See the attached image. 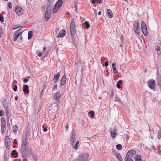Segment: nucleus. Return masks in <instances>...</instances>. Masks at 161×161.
<instances>
[{
    "label": "nucleus",
    "mask_w": 161,
    "mask_h": 161,
    "mask_svg": "<svg viewBox=\"0 0 161 161\" xmlns=\"http://www.w3.org/2000/svg\"><path fill=\"white\" fill-rule=\"evenodd\" d=\"M28 142V140L26 136H24L22 138L21 145V152L22 153V156L25 157L27 155H32L33 152L32 151V148L29 149L26 147V144Z\"/></svg>",
    "instance_id": "1"
},
{
    "label": "nucleus",
    "mask_w": 161,
    "mask_h": 161,
    "mask_svg": "<svg viewBox=\"0 0 161 161\" xmlns=\"http://www.w3.org/2000/svg\"><path fill=\"white\" fill-rule=\"evenodd\" d=\"M89 155L88 153H83L80 155L76 161H87Z\"/></svg>",
    "instance_id": "2"
},
{
    "label": "nucleus",
    "mask_w": 161,
    "mask_h": 161,
    "mask_svg": "<svg viewBox=\"0 0 161 161\" xmlns=\"http://www.w3.org/2000/svg\"><path fill=\"white\" fill-rule=\"evenodd\" d=\"M70 30L71 35L72 36L74 35L76 32L75 23L74 19H72L71 21L70 25Z\"/></svg>",
    "instance_id": "3"
},
{
    "label": "nucleus",
    "mask_w": 161,
    "mask_h": 161,
    "mask_svg": "<svg viewBox=\"0 0 161 161\" xmlns=\"http://www.w3.org/2000/svg\"><path fill=\"white\" fill-rule=\"evenodd\" d=\"M63 3L62 0H58L54 5L53 9V13H56L59 10Z\"/></svg>",
    "instance_id": "4"
},
{
    "label": "nucleus",
    "mask_w": 161,
    "mask_h": 161,
    "mask_svg": "<svg viewBox=\"0 0 161 161\" xmlns=\"http://www.w3.org/2000/svg\"><path fill=\"white\" fill-rule=\"evenodd\" d=\"M133 27L135 32L137 34L139 33L140 28L139 26V23L137 21H135L133 24Z\"/></svg>",
    "instance_id": "5"
},
{
    "label": "nucleus",
    "mask_w": 161,
    "mask_h": 161,
    "mask_svg": "<svg viewBox=\"0 0 161 161\" xmlns=\"http://www.w3.org/2000/svg\"><path fill=\"white\" fill-rule=\"evenodd\" d=\"M75 135L76 133L75 132L74 130H72L71 131V135L70 136V141L71 142V145L72 146H73L76 140Z\"/></svg>",
    "instance_id": "6"
},
{
    "label": "nucleus",
    "mask_w": 161,
    "mask_h": 161,
    "mask_svg": "<svg viewBox=\"0 0 161 161\" xmlns=\"http://www.w3.org/2000/svg\"><path fill=\"white\" fill-rule=\"evenodd\" d=\"M15 11L16 13L19 15H21L24 14V10L23 9L18 7H16L15 8Z\"/></svg>",
    "instance_id": "7"
},
{
    "label": "nucleus",
    "mask_w": 161,
    "mask_h": 161,
    "mask_svg": "<svg viewBox=\"0 0 161 161\" xmlns=\"http://www.w3.org/2000/svg\"><path fill=\"white\" fill-rule=\"evenodd\" d=\"M11 144V142L8 136H6L5 139V147H9Z\"/></svg>",
    "instance_id": "8"
},
{
    "label": "nucleus",
    "mask_w": 161,
    "mask_h": 161,
    "mask_svg": "<svg viewBox=\"0 0 161 161\" xmlns=\"http://www.w3.org/2000/svg\"><path fill=\"white\" fill-rule=\"evenodd\" d=\"M136 151L134 149H131L129 150L126 155L128 156L130 158H131L133 155L136 154Z\"/></svg>",
    "instance_id": "9"
},
{
    "label": "nucleus",
    "mask_w": 161,
    "mask_h": 161,
    "mask_svg": "<svg viewBox=\"0 0 161 161\" xmlns=\"http://www.w3.org/2000/svg\"><path fill=\"white\" fill-rule=\"evenodd\" d=\"M20 29L16 31L14 34L15 36L14 38V41H16L19 37L21 34L22 32L19 31L18 32Z\"/></svg>",
    "instance_id": "10"
},
{
    "label": "nucleus",
    "mask_w": 161,
    "mask_h": 161,
    "mask_svg": "<svg viewBox=\"0 0 161 161\" xmlns=\"http://www.w3.org/2000/svg\"><path fill=\"white\" fill-rule=\"evenodd\" d=\"M117 130L114 128L110 131L111 136L113 139L115 138L116 136L117 135Z\"/></svg>",
    "instance_id": "11"
},
{
    "label": "nucleus",
    "mask_w": 161,
    "mask_h": 161,
    "mask_svg": "<svg viewBox=\"0 0 161 161\" xmlns=\"http://www.w3.org/2000/svg\"><path fill=\"white\" fill-rule=\"evenodd\" d=\"M148 85L151 89H154L155 86V81L154 80L149 81L148 83Z\"/></svg>",
    "instance_id": "12"
},
{
    "label": "nucleus",
    "mask_w": 161,
    "mask_h": 161,
    "mask_svg": "<svg viewBox=\"0 0 161 161\" xmlns=\"http://www.w3.org/2000/svg\"><path fill=\"white\" fill-rule=\"evenodd\" d=\"M60 74V73L58 72L54 75L53 79V81L55 83H56L59 80Z\"/></svg>",
    "instance_id": "13"
},
{
    "label": "nucleus",
    "mask_w": 161,
    "mask_h": 161,
    "mask_svg": "<svg viewBox=\"0 0 161 161\" xmlns=\"http://www.w3.org/2000/svg\"><path fill=\"white\" fill-rule=\"evenodd\" d=\"M66 78L65 74L63 76L60 81L61 86L64 85L66 82Z\"/></svg>",
    "instance_id": "14"
},
{
    "label": "nucleus",
    "mask_w": 161,
    "mask_h": 161,
    "mask_svg": "<svg viewBox=\"0 0 161 161\" xmlns=\"http://www.w3.org/2000/svg\"><path fill=\"white\" fill-rule=\"evenodd\" d=\"M66 34V31L65 30L63 29L62 30L60 31L59 33L58 36V37H63Z\"/></svg>",
    "instance_id": "15"
},
{
    "label": "nucleus",
    "mask_w": 161,
    "mask_h": 161,
    "mask_svg": "<svg viewBox=\"0 0 161 161\" xmlns=\"http://www.w3.org/2000/svg\"><path fill=\"white\" fill-rule=\"evenodd\" d=\"M53 7V5L52 4H50L48 5L46 9V12L47 13H50L52 12Z\"/></svg>",
    "instance_id": "16"
},
{
    "label": "nucleus",
    "mask_w": 161,
    "mask_h": 161,
    "mask_svg": "<svg viewBox=\"0 0 161 161\" xmlns=\"http://www.w3.org/2000/svg\"><path fill=\"white\" fill-rule=\"evenodd\" d=\"M61 97V94L59 92H57L55 93L53 96L54 98L56 100H58Z\"/></svg>",
    "instance_id": "17"
},
{
    "label": "nucleus",
    "mask_w": 161,
    "mask_h": 161,
    "mask_svg": "<svg viewBox=\"0 0 161 161\" xmlns=\"http://www.w3.org/2000/svg\"><path fill=\"white\" fill-rule=\"evenodd\" d=\"M23 89V92L25 93H28L29 92L28 86V85H24Z\"/></svg>",
    "instance_id": "18"
},
{
    "label": "nucleus",
    "mask_w": 161,
    "mask_h": 161,
    "mask_svg": "<svg viewBox=\"0 0 161 161\" xmlns=\"http://www.w3.org/2000/svg\"><path fill=\"white\" fill-rule=\"evenodd\" d=\"M11 155L14 157V158H17L18 156V153L15 150H13L12 151Z\"/></svg>",
    "instance_id": "19"
},
{
    "label": "nucleus",
    "mask_w": 161,
    "mask_h": 161,
    "mask_svg": "<svg viewBox=\"0 0 161 161\" xmlns=\"http://www.w3.org/2000/svg\"><path fill=\"white\" fill-rule=\"evenodd\" d=\"M50 15V13H47L46 12L45 14V18L46 20V21H47L49 19Z\"/></svg>",
    "instance_id": "20"
},
{
    "label": "nucleus",
    "mask_w": 161,
    "mask_h": 161,
    "mask_svg": "<svg viewBox=\"0 0 161 161\" xmlns=\"http://www.w3.org/2000/svg\"><path fill=\"white\" fill-rule=\"evenodd\" d=\"M115 65L114 63H113L112 64V68L113 69V71L114 73L116 74L118 72L115 66Z\"/></svg>",
    "instance_id": "21"
},
{
    "label": "nucleus",
    "mask_w": 161,
    "mask_h": 161,
    "mask_svg": "<svg viewBox=\"0 0 161 161\" xmlns=\"http://www.w3.org/2000/svg\"><path fill=\"white\" fill-rule=\"evenodd\" d=\"M115 154L118 160L120 161H122L121 156L120 154L119 153H116Z\"/></svg>",
    "instance_id": "22"
},
{
    "label": "nucleus",
    "mask_w": 161,
    "mask_h": 161,
    "mask_svg": "<svg viewBox=\"0 0 161 161\" xmlns=\"http://www.w3.org/2000/svg\"><path fill=\"white\" fill-rule=\"evenodd\" d=\"M107 12L109 18H111L113 17V13L110 10L108 9Z\"/></svg>",
    "instance_id": "23"
},
{
    "label": "nucleus",
    "mask_w": 161,
    "mask_h": 161,
    "mask_svg": "<svg viewBox=\"0 0 161 161\" xmlns=\"http://www.w3.org/2000/svg\"><path fill=\"white\" fill-rule=\"evenodd\" d=\"M157 83L159 87L161 89V77H159L157 79Z\"/></svg>",
    "instance_id": "24"
},
{
    "label": "nucleus",
    "mask_w": 161,
    "mask_h": 161,
    "mask_svg": "<svg viewBox=\"0 0 161 161\" xmlns=\"http://www.w3.org/2000/svg\"><path fill=\"white\" fill-rule=\"evenodd\" d=\"M122 83V81L121 80H119L117 82V84L116 85V86H117V88H119V89L121 87L120 85Z\"/></svg>",
    "instance_id": "25"
},
{
    "label": "nucleus",
    "mask_w": 161,
    "mask_h": 161,
    "mask_svg": "<svg viewBox=\"0 0 161 161\" xmlns=\"http://www.w3.org/2000/svg\"><path fill=\"white\" fill-rule=\"evenodd\" d=\"M142 31L143 34L145 36L147 35L148 34V31L147 30V28H146L145 29H143L142 30Z\"/></svg>",
    "instance_id": "26"
},
{
    "label": "nucleus",
    "mask_w": 161,
    "mask_h": 161,
    "mask_svg": "<svg viewBox=\"0 0 161 161\" xmlns=\"http://www.w3.org/2000/svg\"><path fill=\"white\" fill-rule=\"evenodd\" d=\"M136 161H141V156L140 155H137L135 158Z\"/></svg>",
    "instance_id": "27"
},
{
    "label": "nucleus",
    "mask_w": 161,
    "mask_h": 161,
    "mask_svg": "<svg viewBox=\"0 0 161 161\" xmlns=\"http://www.w3.org/2000/svg\"><path fill=\"white\" fill-rule=\"evenodd\" d=\"M1 125L2 126H6V123L5 120L4 118H2L1 121Z\"/></svg>",
    "instance_id": "28"
},
{
    "label": "nucleus",
    "mask_w": 161,
    "mask_h": 161,
    "mask_svg": "<svg viewBox=\"0 0 161 161\" xmlns=\"http://www.w3.org/2000/svg\"><path fill=\"white\" fill-rule=\"evenodd\" d=\"M124 160V161H134L132 159H131L130 158L128 157L127 155L125 158Z\"/></svg>",
    "instance_id": "29"
},
{
    "label": "nucleus",
    "mask_w": 161,
    "mask_h": 161,
    "mask_svg": "<svg viewBox=\"0 0 161 161\" xmlns=\"http://www.w3.org/2000/svg\"><path fill=\"white\" fill-rule=\"evenodd\" d=\"M79 141H77L75 145L73 146V148L75 149H77L78 147V145L79 144Z\"/></svg>",
    "instance_id": "30"
},
{
    "label": "nucleus",
    "mask_w": 161,
    "mask_h": 161,
    "mask_svg": "<svg viewBox=\"0 0 161 161\" xmlns=\"http://www.w3.org/2000/svg\"><path fill=\"white\" fill-rule=\"evenodd\" d=\"M142 30L147 28V26L145 23L143 22H142L141 23Z\"/></svg>",
    "instance_id": "31"
},
{
    "label": "nucleus",
    "mask_w": 161,
    "mask_h": 161,
    "mask_svg": "<svg viewBox=\"0 0 161 161\" xmlns=\"http://www.w3.org/2000/svg\"><path fill=\"white\" fill-rule=\"evenodd\" d=\"M32 31H29L28 32V39H31L32 37Z\"/></svg>",
    "instance_id": "32"
},
{
    "label": "nucleus",
    "mask_w": 161,
    "mask_h": 161,
    "mask_svg": "<svg viewBox=\"0 0 161 161\" xmlns=\"http://www.w3.org/2000/svg\"><path fill=\"white\" fill-rule=\"evenodd\" d=\"M18 127L17 125H14L13 128V131L14 133H16L18 129Z\"/></svg>",
    "instance_id": "33"
},
{
    "label": "nucleus",
    "mask_w": 161,
    "mask_h": 161,
    "mask_svg": "<svg viewBox=\"0 0 161 161\" xmlns=\"http://www.w3.org/2000/svg\"><path fill=\"white\" fill-rule=\"evenodd\" d=\"M89 113L91 114V117L92 118H93L94 117V111L91 110L89 111Z\"/></svg>",
    "instance_id": "34"
},
{
    "label": "nucleus",
    "mask_w": 161,
    "mask_h": 161,
    "mask_svg": "<svg viewBox=\"0 0 161 161\" xmlns=\"http://www.w3.org/2000/svg\"><path fill=\"white\" fill-rule=\"evenodd\" d=\"M32 156L35 161H37V156L34 153L32 155Z\"/></svg>",
    "instance_id": "35"
},
{
    "label": "nucleus",
    "mask_w": 161,
    "mask_h": 161,
    "mask_svg": "<svg viewBox=\"0 0 161 161\" xmlns=\"http://www.w3.org/2000/svg\"><path fill=\"white\" fill-rule=\"evenodd\" d=\"M85 23V24L86 27L87 29L89 28L90 27V25L89 22L88 21H86Z\"/></svg>",
    "instance_id": "36"
},
{
    "label": "nucleus",
    "mask_w": 161,
    "mask_h": 161,
    "mask_svg": "<svg viewBox=\"0 0 161 161\" xmlns=\"http://www.w3.org/2000/svg\"><path fill=\"white\" fill-rule=\"evenodd\" d=\"M115 101L116 102H118L119 103H122V102L121 100L118 97H116L114 99Z\"/></svg>",
    "instance_id": "37"
},
{
    "label": "nucleus",
    "mask_w": 161,
    "mask_h": 161,
    "mask_svg": "<svg viewBox=\"0 0 161 161\" xmlns=\"http://www.w3.org/2000/svg\"><path fill=\"white\" fill-rule=\"evenodd\" d=\"M116 147L118 150H120L122 149V146L120 144H118L116 145Z\"/></svg>",
    "instance_id": "38"
},
{
    "label": "nucleus",
    "mask_w": 161,
    "mask_h": 161,
    "mask_svg": "<svg viewBox=\"0 0 161 161\" xmlns=\"http://www.w3.org/2000/svg\"><path fill=\"white\" fill-rule=\"evenodd\" d=\"M36 53L38 56L41 57L42 55V53H41L40 52V50H37L36 51Z\"/></svg>",
    "instance_id": "39"
},
{
    "label": "nucleus",
    "mask_w": 161,
    "mask_h": 161,
    "mask_svg": "<svg viewBox=\"0 0 161 161\" xmlns=\"http://www.w3.org/2000/svg\"><path fill=\"white\" fill-rule=\"evenodd\" d=\"M6 130V126H2L1 131L3 133Z\"/></svg>",
    "instance_id": "40"
},
{
    "label": "nucleus",
    "mask_w": 161,
    "mask_h": 161,
    "mask_svg": "<svg viewBox=\"0 0 161 161\" xmlns=\"http://www.w3.org/2000/svg\"><path fill=\"white\" fill-rule=\"evenodd\" d=\"M19 27V26L18 25H15L13 26L12 29L13 30H14Z\"/></svg>",
    "instance_id": "41"
},
{
    "label": "nucleus",
    "mask_w": 161,
    "mask_h": 161,
    "mask_svg": "<svg viewBox=\"0 0 161 161\" xmlns=\"http://www.w3.org/2000/svg\"><path fill=\"white\" fill-rule=\"evenodd\" d=\"M161 137V131H158V135L157 136V138L158 139H160Z\"/></svg>",
    "instance_id": "42"
},
{
    "label": "nucleus",
    "mask_w": 161,
    "mask_h": 161,
    "mask_svg": "<svg viewBox=\"0 0 161 161\" xmlns=\"http://www.w3.org/2000/svg\"><path fill=\"white\" fill-rule=\"evenodd\" d=\"M8 6L10 8V9H11L12 8V3L10 2H8Z\"/></svg>",
    "instance_id": "43"
},
{
    "label": "nucleus",
    "mask_w": 161,
    "mask_h": 161,
    "mask_svg": "<svg viewBox=\"0 0 161 161\" xmlns=\"http://www.w3.org/2000/svg\"><path fill=\"white\" fill-rule=\"evenodd\" d=\"M9 113L10 111L9 110L5 111V114L6 115V116L8 117V116Z\"/></svg>",
    "instance_id": "44"
},
{
    "label": "nucleus",
    "mask_w": 161,
    "mask_h": 161,
    "mask_svg": "<svg viewBox=\"0 0 161 161\" xmlns=\"http://www.w3.org/2000/svg\"><path fill=\"white\" fill-rule=\"evenodd\" d=\"M58 85L57 84L55 85L53 88V90H56L57 89Z\"/></svg>",
    "instance_id": "45"
},
{
    "label": "nucleus",
    "mask_w": 161,
    "mask_h": 161,
    "mask_svg": "<svg viewBox=\"0 0 161 161\" xmlns=\"http://www.w3.org/2000/svg\"><path fill=\"white\" fill-rule=\"evenodd\" d=\"M17 87L16 85H15L14 88H13V90L14 92H15L17 90Z\"/></svg>",
    "instance_id": "46"
},
{
    "label": "nucleus",
    "mask_w": 161,
    "mask_h": 161,
    "mask_svg": "<svg viewBox=\"0 0 161 161\" xmlns=\"http://www.w3.org/2000/svg\"><path fill=\"white\" fill-rule=\"evenodd\" d=\"M4 112L3 111H2V110H1L0 111V116H2L4 115Z\"/></svg>",
    "instance_id": "47"
},
{
    "label": "nucleus",
    "mask_w": 161,
    "mask_h": 161,
    "mask_svg": "<svg viewBox=\"0 0 161 161\" xmlns=\"http://www.w3.org/2000/svg\"><path fill=\"white\" fill-rule=\"evenodd\" d=\"M3 36L2 30L0 28V37H1Z\"/></svg>",
    "instance_id": "48"
},
{
    "label": "nucleus",
    "mask_w": 161,
    "mask_h": 161,
    "mask_svg": "<svg viewBox=\"0 0 161 161\" xmlns=\"http://www.w3.org/2000/svg\"><path fill=\"white\" fill-rule=\"evenodd\" d=\"M108 61H106L105 62V64H104L105 66H106V67H107L108 66Z\"/></svg>",
    "instance_id": "49"
},
{
    "label": "nucleus",
    "mask_w": 161,
    "mask_h": 161,
    "mask_svg": "<svg viewBox=\"0 0 161 161\" xmlns=\"http://www.w3.org/2000/svg\"><path fill=\"white\" fill-rule=\"evenodd\" d=\"M3 19L4 18L3 17L0 15V21L1 22H3Z\"/></svg>",
    "instance_id": "50"
},
{
    "label": "nucleus",
    "mask_w": 161,
    "mask_h": 161,
    "mask_svg": "<svg viewBox=\"0 0 161 161\" xmlns=\"http://www.w3.org/2000/svg\"><path fill=\"white\" fill-rule=\"evenodd\" d=\"M28 81V79H25L23 80V82L25 83H26Z\"/></svg>",
    "instance_id": "51"
},
{
    "label": "nucleus",
    "mask_w": 161,
    "mask_h": 161,
    "mask_svg": "<svg viewBox=\"0 0 161 161\" xmlns=\"http://www.w3.org/2000/svg\"><path fill=\"white\" fill-rule=\"evenodd\" d=\"M151 148L154 151L155 150V147L154 146L152 145L151 146Z\"/></svg>",
    "instance_id": "52"
},
{
    "label": "nucleus",
    "mask_w": 161,
    "mask_h": 161,
    "mask_svg": "<svg viewBox=\"0 0 161 161\" xmlns=\"http://www.w3.org/2000/svg\"><path fill=\"white\" fill-rule=\"evenodd\" d=\"M54 0H48V2L49 3H53Z\"/></svg>",
    "instance_id": "53"
},
{
    "label": "nucleus",
    "mask_w": 161,
    "mask_h": 161,
    "mask_svg": "<svg viewBox=\"0 0 161 161\" xmlns=\"http://www.w3.org/2000/svg\"><path fill=\"white\" fill-rule=\"evenodd\" d=\"M69 128V125L68 124L66 125L65 129L67 130H68Z\"/></svg>",
    "instance_id": "54"
},
{
    "label": "nucleus",
    "mask_w": 161,
    "mask_h": 161,
    "mask_svg": "<svg viewBox=\"0 0 161 161\" xmlns=\"http://www.w3.org/2000/svg\"><path fill=\"white\" fill-rule=\"evenodd\" d=\"M5 111L8 110V106H6L4 108Z\"/></svg>",
    "instance_id": "55"
},
{
    "label": "nucleus",
    "mask_w": 161,
    "mask_h": 161,
    "mask_svg": "<svg viewBox=\"0 0 161 161\" xmlns=\"http://www.w3.org/2000/svg\"><path fill=\"white\" fill-rule=\"evenodd\" d=\"M14 143H15V144H17V140L16 139H15L14 140Z\"/></svg>",
    "instance_id": "56"
},
{
    "label": "nucleus",
    "mask_w": 161,
    "mask_h": 161,
    "mask_svg": "<svg viewBox=\"0 0 161 161\" xmlns=\"http://www.w3.org/2000/svg\"><path fill=\"white\" fill-rule=\"evenodd\" d=\"M47 130V129L46 128H45L43 129V131L44 132H46Z\"/></svg>",
    "instance_id": "57"
},
{
    "label": "nucleus",
    "mask_w": 161,
    "mask_h": 161,
    "mask_svg": "<svg viewBox=\"0 0 161 161\" xmlns=\"http://www.w3.org/2000/svg\"><path fill=\"white\" fill-rule=\"evenodd\" d=\"M44 92V89H42V90H41V95H42V94Z\"/></svg>",
    "instance_id": "58"
},
{
    "label": "nucleus",
    "mask_w": 161,
    "mask_h": 161,
    "mask_svg": "<svg viewBox=\"0 0 161 161\" xmlns=\"http://www.w3.org/2000/svg\"><path fill=\"white\" fill-rule=\"evenodd\" d=\"M96 0H92L91 2L92 4H94Z\"/></svg>",
    "instance_id": "59"
},
{
    "label": "nucleus",
    "mask_w": 161,
    "mask_h": 161,
    "mask_svg": "<svg viewBox=\"0 0 161 161\" xmlns=\"http://www.w3.org/2000/svg\"><path fill=\"white\" fill-rule=\"evenodd\" d=\"M18 99V97L17 96H16L15 97V100L16 101H17Z\"/></svg>",
    "instance_id": "60"
},
{
    "label": "nucleus",
    "mask_w": 161,
    "mask_h": 161,
    "mask_svg": "<svg viewBox=\"0 0 161 161\" xmlns=\"http://www.w3.org/2000/svg\"><path fill=\"white\" fill-rule=\"evenodd\" d=\"M101 13H101V11H99V12H98V15H100L101 14Z\"/></svg>",
    "instance_id": "61"
},
{
    "label": "nucleus",
    "mask_w": 161,
    "mask_h": 161,
    "mask_svg": "<svg viewBox=\"0 0 161 161\" xmlns=\"http://www.w3.org/2000/svg\"><path fill=\"white\" fill-rule=\"evenodd\" d=\"M120 47H121V48H122L123 47V43H122V44H121L120 45Z\"/></svg>",
    "instance_id": "62"
},
{
    "label": "nucleus",
    "mask_w": 161,
    "mask_h": 161,
    "mask_svg": "<svg viewBox=\"0 0 161 161\" xmlns=\"http://www.w3.org/2000/svg\"><path fill=\"white\" fill-rule=\"evenodd\" d=\"M123 38H124V37H123V36H122L121 38V41L122 42H123Z\"/></svg>",
    "instance_id": "63"
},
{
    "label": "nucleus",
    "mask_w": 161,
    "mask_h": 161,
    "mask_svg": "<svg viewBox=\"0 0 161 161\" xmlns=\"http://www.w3.org/2000/svg\"><path fill=\"white\" fill-rule=\"evenodd\" d=\"M23 161H27V159L26 158H24Z\"/></svg>",
    "instance_id": "64"
}]
</instances>
